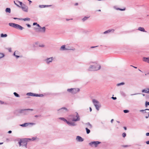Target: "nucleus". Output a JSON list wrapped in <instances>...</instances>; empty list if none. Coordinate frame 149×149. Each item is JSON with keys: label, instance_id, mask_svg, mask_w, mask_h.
Wrapping results in <instances>:
<instances>
[{"label": "nucleus", "instance_id": "1", "mask_svg": "<svg viewBox=\"0 0 149 149\" xmlns=\"http://www.w3.org/2000/svg\"><path fill=\"white\" fill-rule=\"evenodd\" d=\"M92 63L94 65H90L88 69V71H96L99 70L100 69L101 66L100 65L97 64V62H95Z\"/></svg>", "mask_w": 149, "mask_h": 149}, {"label": "nucleus", "instance_id": "2", "mask_svg": "<svg viewBox=\"0 0 149 149\" xmlns=\"http://www.w3.org/2000/svg\"><path fill=\"white\" fill-rule=\"evenodd\" d=\"M29 139H24L20 140L18 142L20 146H22V147L26 148H27V145L28 142L29 141Z\"/></svg>", "mask_w": 149, "mask_h": 149}, {"label": "nucleus", "instance_id": "3", "mask_svg": "<svg viewBox=\"0 0 149 149\" xmlns=\"http://www.w3.org/2000/svg\"><path fill=\"white\" fill-rule=\"evenodd\" d=\"M70 116L72 117V122L79 121L80 120L79 116L78 113L77 112L75 113L72 115H70Z\"/></svg>", "mask_w": 149, "mask_h": 149}, {"label": "nucleus", "instance_id": "4", "mask_svg": "<svg viewBox=\"0 0 149 149\" xmlns=\"http://www.w3.org/2000/svg\"><path fill=\"white\" fill-rule=\"evenodd\" d=\"M92 102L96 109L97 111L99 110V108L100 107L101 105L99 101L95 99H93L92 100Z\"/></svg>", "mask_w": 149, "mask_h": 149}, {"label": "nucleus", "instance_id": "5", "mask_svg": "<svg viewBox=\"0 0 149 149\" xmlns=\"http://www.w3.org/2000/svg\"><path fill=\"white\" fill-rule=\"evenodd\" d=\"M53 59V57H51L45 59L44 61L46 64H49L52 62Z\"/></svg>", "mask_w": 149, "mask_h": 149}, {"label": "nucleus", "instance_id": "6", "mask_svg": "<svg viewBox=\"0 0 149 149\" xmlns=\"http://www.w3.org/2000/svg\"><path fill=\"white\" fill-rule=\"evenodd\" d=\"M58 113H63L67 112L68 110L65 107H63L57 110Z\"/></svg>", "mask_w": 149, "mask_h": 149}, {"label": "nucleus", "instance_id": "7", "mask_svg": "<svg viewBox=\"0 0 149 149\" xmlns=\"http://www.w3.org/2000/svg\"><path fill=\"white\" fill-rule=\"evenodd\" d=\"M100 143V142L98 141H92L90 143L89 145L92 147H96L97 146V145Z\"/></svg>", "mask_w": 149, "mask_h": 149}, {"label": "nucleus", "instance_id": "8", "mask_svg": "<svg viewBox=\"0 0 149 149\" xmlns=\"http://www.w3.org/2000/svg\"><path fill=\"white\" fill-rule=\"evenodd\" d=\"M26 95L28 96H36V97H38V96H42V94H35L34 93H26Z\"/></svg>", "mask_w": 149, "mask_h": 149}, {"label": "nucleus", "instance_id": "9", "mask_svg": "<svg viewBox=\"0 0 149 149\" xmlns=\"http://www.w3.org/2000/svg\"><path fill=\"white\" fill-rule=\"evenodd\" d=\"M20 7L24 11L26 12H28V7L26 5L24 4H23L22 5V6H21Z\"/></svg>", "mask_w": 149, "mask_h": 149}, {"label": "nucleus", "instance_id": "10", "mask_svg": "<svg viewBox=\"0 0 149 149\" xmlns=\"http://www.w3.org/2000/svg\"><path fill=\"white\" fill-rule=\"evenodd\" d=\"M67 123L70 126H74L77 125V124L71 121H68Z\"/></svg>", "mask_w": 149, "mask_h": 149}, {"label": "nucleus", "instance_id": "11", "mask_svg": "<svg viewBox=\"0 0 149 149\" xmlns=\"http://www.w3.org/2000/svg\"><path fill=\"white\" fill-rule=\"evenodd\" d=\"M68 47H66V45H63L60 48V50L61 51H64L68 50Z\"/></svg>", "mask_w": 149, "mask_h": 149}, {"label": "nucleus", "instance_id": "12", "mask_svg": "<svg viewBox=\"0 0 149 149\" xmlns=\"http://www.w3.org/2000/svg\"><path fill=\"white\" fill-rule=\"evenodd\" d=\"M72 90V93L75 94L78 92L80 90L78 88H73Z\"/></svg>", "mask_w": 149, "mask_h": 149}, {"label": "nucleus", "instance_id": "13", "mask_svg": "<svg viewBox=\"0 0 149 149\" xmlns=\"http://www.w3.org/2000/svg\"><path fill=\"white\" fill-rule=\"evenodd\" d=\"M76 140L79 142H82L84 141V139L81 136H77L76 138Z\"/></svg>", "mask_w": 149, "mask_h": 149}, {"label": "nucleus", "instance_id": "14", "mask_svg": "<svg viewBox=\"0 0 149 149\" xmlns=\"http://www.w3.org/2000/svg\"><path fill=\"white\" fill-rule=\"evenodd\" d=\"M15 28L19 29L21 30H22L24 29V28L22 26L19 24H16Z\"/></svg>", "mask_w": 149, "mask_h": 149}, {"label": "nucleus", "instance_id": "15", "mask_svg": "<svg viewBox=\"0 0 149 149\" xmlns=\"http://www.w3.org/2000/svg\"><path fill=\"white\" fill-rule=\"evenodd\" d=\"M46 28L45 27H40L39 29V31L42 33H45V31Z\"/></svg>", "mask_w": 149, "mask_h": 149}, {"label": "nucleus", "instance_id": "16", "mask_svg": "<svg viewBox=\"0 0 149 149\" xmlns=\"http://www.w3.org/2000/svg\"><path fill=\"white\" fill-rule=\"evenodd\" d=\"M137 30L143 32H147V31H146L144 28L143 27H139Z\"/></svg>", "mask_w": 149, "mask_h": 149}, {"label": "nucleus", "instance_id": "17", "mask_svg": "<svg viewBox=\"0 0 149 149\" xmlns=\"http://www.w3.org/2000/svg\"><path fill=\"white\" fill-rule=\"evenodd\" d=\"M52 6L51 5H39V7L40 8H45V7H50Z\"/></svg>", "mask_w": 149, "mask_h": 149}, {"label": "nucleus", "instance_id": "18", "mask_svg": "<svg viewBox=\"0 0 149 149\" xmlns=\"http://www.w3.org/2000/svg\"><path fill=\"white\" fill-rule=\"evenodd\" d=\"M113 8L117 10H120L121 11H124L126 10V8H124L123 9H121L119 8H117L116 6H114L113 7Z\"/></svg>", "mask_w": 149, "mask_h": 149}, {"label": "nucleus", "instance_id": "19", "mask_svg": "<svg viewBox=\"0 0 149 149\" xmlns=\"http://www.w3.org/2000/svg\"><path fill=\"white\" fill-rule=\"evenodd\" d=\"M142 93H149V88H146L145 89H144L142 91Z\"/></svg>", "mask_w": 149, "mask_h": 149}, {"label": "nucleus", "instance_id": "20", "mask_svg": "<svg viewBox=\"0 0 149 149\" xmlns=\"http://www.w3.org/2000/svg\"><path fill=\"white\" fill-rule=\"evenodd\" d=\"M114 31V30L113 29H109L107 30V31H105L103 33L104 34H106L108 33H110V32L112 31V32H113Z\"/></svg>", "mask_w": 149, "mask_h": 149}, {"label": "nucleus", "instance_id": "21", "mask_svg": "<svg viewBox=\"0 0 149 149\" xmlns=\"http://www.w3.org/2000/svg\"><path fill=\"white\" fill-rule=\"evenodd\" d=\"M149 57H143V61L148 63V60L149 59Z\"/></svg>", "mask_w": 149, "mask_h": 149}, {"label": "nucleus", "instance_id": "22", "mask_svg": "<svg viewBox=\"0 0 149 149\" xmlns=\"http://www.w3.org/2000/svg\"><path fill=\"white\" fill-rule=\"evenodd\" d=\"M16 24L13 23H9V25L12 27H13L15 28L16 25Z\"/></svg>", "mask_w": 149, "mask_h": 149}, {"label": "nucleus", "instance_id": "23", "mask_svg": "<svg viewBox=\"0 0 149 149\" xmlns=\"http://www.w3.org/2000/svg\"><path fill=\"white\" fill-rule=\"evenodd\" d=\"M87 126L90 129L92 127V126L91 124H90L89 123H88L86 124Z\"/></svg>", "mask_w": 149, "mask_h": 149}, {"label": "nucleus", "instance_id": "24", "mask_svg": "<svg viewBox=\"0 0 149 149\" xmlns=\"http://www.w3.org/2000/svg\"><path fill=\"white\" fill-rule=\"evenodd\" d=\"M29 124V123H25L22 125H20V126L22 127H26L28 126Z\"/></svg>", "mask_w": 149, "mask_h": 149}, {"label": "nucleus", "instance_id": "25", "mask_svg": "<svg viewBox=\"0 0 149 149\" xmlns=\"http://www.w3.org/2000/svg\"><path fill=\"white\" fill-rule=\"evenodd\" d=\"M6 11L7 13H10L11 12L10 9V8H7L6 9Z\"/></svg>", "mask_w": 149, "mask_h": 149}, {"label": "nucleus", "instance_id": "26", "mask_svg": "<svg viewBox=\"0 0 149 149\" xmlns=\"http://www.w3.org/2000/svg\"><path fill=\"white\" fill-rule=\"evenodd\" d=\"M7 36V34H3V33H1V38H3V37H6Z\"/></svg>", "mask_w": 149, "mask_h": 149}, {"label": "nucleus", "instance_id": "27", "mask_svg": "<svg viewBox=\"0 0 149 149\" xmlns=\"http://www.w3.org/2000/svg\"><path fill=\"white\" fill-rule=\"evenodd\" d=\"M33 111V109H24V110H22L21 112H23V111Z\"/></svg>", "mask_w": 149, "mask_h": 149}, {"label": "nucleus", "instance_id": "28", "mask_svg": "<svg viewBox=\"0 0 149 149\" xmlns=\"http://www.w3.org/2000/svg\"><path fill=\"white\" fill-rule=\"evenodd\" d=\"M59 118V119H60L62 120H63L65 122H66V123H67V121H68L66 119H65V118H63L61 117V118Z\"/></svg>", "mask_w": 149, "mask_h": 149}, {"label": "nucleus", "instance_id": "29", "mask_svg": "<svg viewBox=\"0 0 149 149\" xmlns=\"http://www.w3.org/2000/svg\"><path fill=\"white\" fill-rule=\"evenodd\" d=\"M5 56L4 54L2 53H0V59L4 57Z\"/></svg>", "mask_w": 149, "mask_h": 149}, {"label": "nucleus", "instance_id": "30", "mask_svg": "<svg viewBox=\"0 0 149 149\" xmlns=\"http://www.w3.org/2000/svg\"><path fill=\"white\" fill-rule=\"evenodd\" d=\"M89 17H85L83 18L82 19L83 22H84L86 20L89 18Z\"/></svg>", "mask_w": 149, "mask_h": 149}, {"label": "nucleus", "instance_id": "31", "mask_svg": "<svg viewBox=\"0 0 149 149\" xmlns=\"http://www.w3.org/2000/svg\"><path fill=\"white\" fill-rule=\"evenodd\" d=\"M124 84H125V83H124V82H121L120 83L118 84H117V86H121V85H124Z\"/></svg>", "mask_w": 149, "mask_h": 149}, {"label": "nucleus", "instance_id": "32", "mask_svg": "<svg viewBox=\"0 0 149 149\" xmlns=\"http://www.w3.org/2000/svg\"><path fill=\"white\" fill-rule=\"evenodd\" d=\"M13 94L15 96H16V97H19V95L17 93H16V92H14L13 93Z\"/></svg>", "mask_w": 149, "mask_h": 149}, {"label": "nucleus", "instance_id": "33", "mask_svg": "<svg viewBox=\"0 0 149 149\" xmlns=\"http://www.w3.org/2000/svg\"><path fill=\"white\" fill-rule=\"evenodd\" d=\"M72 89L73 88H71L70 89H67V91L68 92H69L70 93H72Z\"/></svg>", "mask_w": 149, "mask_h": 149}, {"label": "nucleus", "instance_id": "34", "mask_svg": "<svg viewBox=\"0 0 149 149\" xmlns=\"http://www.w3.org/2000/svg\"><path fill=\"white\" fill-rule=\"evenodd\" d=\"M22 19L24 21H30V19L29 18H24L23 19Z\"/></svg>", "mask_w": 149, "mask_h": 149}, {"label": "nucleus", "instance_id": "35", "mask_svg": "<svg viewBox=\"0 0 149 149\" xmlns=\"http://www.w3.org/2000/svg\"><path fill=\"white\" fill-rule=\"evenodd\" d=\"M86 133L87 134H89L90 132V130L88 129L87 127L86 128Z\"/></svg>", "mask_w": 149, "mask_h": 149}, {"label": "nucleus", "instance_id": "36", "mask_svg": "<svg viewBox=\"0 0 149 149\" xmlns=\"http://www.w3.org/2000/svg\"><path fill=\"white\" fill-rule=\"evenodd\" d=\"M36 138L33 137L32 139H29V141L30 140L32 141H34L36 139Z\"/></svg>", "mask_w": 149, "mask_h": 149}, {"label": "nucleus", "instance_id": "37", "mask_svg": "<svg viewBox=\"0 0 149 149\" xmlns=\"http://www.w3.org/2000/svg\"><path fill=\"white\" fill-rule=\"evenodd\" d=\"M16 1L18 3H19L20 4L21 6H22L23 4H24V3H22L21 2L19 1Z\"/></svg>", "mask_w": 149, "mask_h": 149}, {"label": "nucleus", "instance_id": "38", "mask_svg": "<svg viewBox=\"0 0 149 149\" xmlns=\"http://www.w3.org/2000/svg\"><path fill=\"white\" fill-rule=\"evenodd\" d=\"M75 48H70L68 47V50H71L72 51H75Z\"/></svg>", "mask_w": 149, "mask_h": 149}, {"label": "nucleus", "instance_id": "39", "mask_svg": "<svg viewBox=\"0 0 149 149\" xmlns=\"http://www.w3.org/2000/svg\"><path fill=\"white\" fill-rule=\"evenodd\" d=\"M15 52L14 53V54H13V55H14V56H15L16 57V58H19V56H17V55H15Z\"/></svg>", "mask_w": 149, "mask_h": 149}, {"label": "nucleus", "instance_id": "40", "mask_svg": "<svg viewBox=\"0 0 149 149\" xmlns=\"http://www.w3.org/2000/svg\"><path fill=\"white\" fill-rule=\"evenodd\" d=\"M123 111L125 113H127L129 112V111L127 110H125Z\"/></svg>", "mask_w": 149, "mask_h": 149}, {"label": "nucleus", "instance_id": "41", "mask_svg": "<svg viewBox=\"0 0 149 149\" xmlns=\"http://www.w3.org/2000/svg\"><path fill=\"white\" fill-rule=\"evenodd\" d=\"M126 134L125 133H123L122 134V136H123V137H125V136H126Z\"/></svg>", "mask_w": 149, "mask_h": 149}, {"label": "nucleus", "instance_id": "42", "mask_svg": "<svg viewBox=\"0 0 149 149\" xmlns=\"http://www.w3.org/2000/svg\"><path fill=\"white\" fill-rule=\"evenodd\" d=\"M121 95H123V96H126V94H125L124 93V92H121Z\"/></svg>", "mask_w": 149, "mask_h": 149}, {"label": "nucleus", "instance_id": "43", "mask_svg": "<svg viewBox=\"0 0 149 149\" xmlns=\"http://www.w3.org/2000/svg\"><path fill=\"white\" fill-rule=\"evenodd\" d=\"M14 2L15 4V5H16L17 6L19 7H20V6H19V5L17 4V3H15V1H14Z\"/></svg>", "mask_w": 149, "mask_h": 149}, {"label": "nucleus", "instance_id": "44", "mask_svg": "<svg viewBox=\"0 0 149 149\" xmlns=\"http://www.w3.org/2000/svg\"><path fill=\"white\" fill-rule=\"evenodd\" d=\"M111 98L113 100H115L116 99V97H112Z\"/></svg>", "mask_w": 149, "mask_h": 149}, {"label": "nucleus", "instance_id": "45", "mask_svg": "<svg viewBox=\"0 0 149 149\" xmlns=\"http://www.w3.org/2000/svg\"><path fill=\"white\" fill-rule=\"evenodd\" d=\"M39 46L41 47H44V45H40Z\"/></svg>", "mask_w": 149, "mask_h": 149}, {"label": "nucleus", "instance_id": "46", "mask_svg": "<svg viewBox=\"0 0 149 149\" xmlns=\"http://www.w3.org/2000/svg\"><path fill=\"white\" fill-rule=\"evenodd\" d=\"M98 46H92L91 47V48H95V47H98Z\"/></svg>", "mask_w": 149, "mask_h": 149}, {"label": "nucleus", "instance_id": "47", "mask_svg": "<svg viewBox=\"0 0 149 149\" xmlns=\"http://www.w3.org/2000/svg\"><path fill=\"white\" fill-rule=\"evenodd\" d=\"M26 25L29 27H31V25L29 24H26Z\"/></svg>", "mask_w": 149, "mask_h": 149}, {"label": "nucleus", "instance_id": "48", "mask_svg": "<svg viewBox=\"0 0 149 149\" xmlns=\"http://www.w3.org/2000/svg\"><path fill=\"white\" fill-rule=\"evenodd\" d=\"M139 94V93H135V94H131V95L132 96V95H137V94Z\"/></svg>", "mask_w": 149, "mask_h": 149}, {"label": "nucleus", "instance_id": "49", "mask_svg": "<svg viewBox=\"0 0 149 149\" xmlns=\"http://www.w3.org/2000/svg\"><path fill=\"white\" fill-rule=\"evenodd\" d=\"M37 23L36 22H34L33 24V25H37Z\"/></svg>", "mask_w": 149, "mask_h": 149}, {"label": "nucleus", "instance_id": "50", "mask_svg": "<svg viewBox=\"0 0 149 149\" xmlns=\"http://www.w3.org/2000/svg\"><path fill=\"white\" fill-rule=\"evenodd\" d=\"M0 103L1 104H3L4 103V102H3L2 101L0 100Z\"/></svg>", "mask_w": 149, "mask_h": 149}, {"label": "nucleus", "instance_id": "51", "mask_svg": "<svg viewBox=\"0 0 149 149\" xmlns=\"http://www.w3.org/2000/svg\"><path fill=\"white\" fill-rule=\"evenodd\" d=\"M146 143L147 144H149V141H146Z\"/></svg>", "mask_w": 149, "mask_h": 149}, {"label": "nucleus", "instance_id": "52", "mask_svg": "<svg viewBox=\"0 0 149 149\" xmlns=\"http://www.w3.org/2000/svg\"><path fill=\"white\" fill-rule=\"evenodd\" d=\"M146 135L147 136H149V133H147L146 134Z\"/></svg>", "mask_w": 149, "mask_h": 149}, {"label": "nucleus", "instance_id": "53", "mask_svg": "<svg viewBox=\"0 0 149 149\" xmlns=\"http://www.w3.org/2000/svg\"><path fill=\"white\" fill-rule=\"evenodd\" d=\"M11 132H12V131H11V130H10V131H9L8 132V133H9V134L11 133Z\"/></svg>", "mask_w": 149, "mask_h": 149}, {"label": "nucleus", "instance_id": "54", "mask_svg": "<svg viewBox=\"0 0 149 149\" xmlns=\"http://www.w3.org/2000/svg\"><path fill=\"white\" fill-rule=\"evenodd\" d=\"M40 116L39 115H36L35 116V117H39Z\"/></svg>", "mask_w": 149, "mask_h": 149}, {"label": "nucleus", "instance_id": "55", "mask_svg": "<svg viewBox=\"0 0 149 149\" xmlns=\"http://www.w3.org/2000/svg\"><path fill=\"white\" fill-rule=\"evenodd\" d=\"M37 25L38 27H39L40 28L41 27L40 26V25L39 24H37Z\"/></svg>", "mask_w": 149, "mask_h": 149}, {"label": "nucleus", "instance_id": "56", "mask_svg": "<svg viewBox=\"0 0 149 149\" xmlns=\"http://www.w3.org/2000/svg\"><path fill=\"white\" fill-rule=\"evenodd\" d=\"M128 146H128V145H127L124 146V147H128Z\"/></svg>", "mask_w": 149, "mask_h": 149}, {"label": "nucleus", "instance_id": "57", "mask_svg": "<svg viewBox=\"0 0 149 149\" xmlns=\"http://www.w3.org/2000/svg\"><path fill=\"white\" fill-rule=\"evenodd\" d=\"M131 66L133 67H134L135 68H137V67H136L133 66L132 65H131Z\"/></svg>", "mask_w": 149, "mask_h": 149}, {"label": "nucleus", "instance_id": "58", "mask_svg": "<svg viewBox=\"0 0 149 149\" xmlns=\"http://www.w3.org/2000/svg\"><path fill=\"white\" fill-rule=\"evenodd\" d=\"M92 110V109L91 108V107H90V111H91Z\"/></svg>", "mask_w": 149, "mask_h": 149}, {"label": "nucleus", "instance_id": "59", "mask_svg": "<svg viewBox=\"0 0 149 149\" xmlns=\"http://www.w3.org/2000/svg\"><path fill=\"white\" fill-rule=\"evenodd\" d=\"M146 105L147 104V105H149V102H146Z\"/></svg>", "mask_w": 149, "mask_h": 149}, {"label": "nucleus", "instance_id": "60", "mask_svg": "<svg viewBox=\"0 0 149 149\" xmlns=\"http://www.w3.org/2000/svg\"><path fill=\"white\" fill-rule=\"evenodd\" d=\"M113 121V119H111V123H112Z\"/></svg>", "mask_w": 149, "mask_h": 149}, {"label": "nucleus", "instance_id": "61", "mask_svg": "<svg viewBox=\"0 0 149 149\" xmlns=\"http://www.w3.org/2000/svg\"><path fill=\"white\" fill-rule=\"evenodd\" d=\"M30 124H31L32 125L35 124V123H30Z\"/></svg>", "mask_w": 149, "mask_h": 149}, {"label": "nucleus", "instance_id": "62", "mask_svg": "<svg viewBox=\"0 0 149 149\" xmlns=\"http://www.w3.org/2000/svg\"><path fill=\"white\" fill-rule=\"evenodd\" d=\"M124 128L125 130H126L127 128L126 127H124Z\"/></svg>", "mask_w": 149, "mask_h": 149}, {"label": "nucleus", "instance_id": "63", "mask_svg": "<svg viewBox=\"0 0 149 149\" xmlns=\"http://www.w3.org/2000/svg\"><path fill=\"white\" fill-rule=\"evenodd\" d=\"M144 111V110H142L140 111L143 112Z\"/></svg>", "mask_w": 149, "mask_h": 149}, {"label": "nucleus", "instance_id": "64", "mask_svg": "<svg viewBox=\"0 0 149 149\" xmlns=\"http://www.w3.org/2000/svg\"><path fill=\"white\" fill-rule=\"evenodd\" d=\"M14 18V19H18V18H15H15Z\"/></svg>", "mask_w": 149, "mask_h": 149}]
</instances>
